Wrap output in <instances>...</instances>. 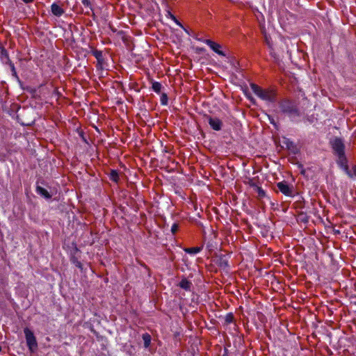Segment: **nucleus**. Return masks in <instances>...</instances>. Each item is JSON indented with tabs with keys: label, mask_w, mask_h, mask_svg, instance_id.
<instances>
[{
	"label": "nucleus",
	"mask_w": 356,
	"mask_h": 356,
	"mask_svg": "<svg viewBox=\"0 0 356 356\" xmlns=\"http://www.w3.org/2000/svg\"><path fill=\"white\" fill-rule=\"evenodd\" d=\"M81 2L85 8H88L90 10H92L91 3L89 0H81Z\"/></svg>",
	"instance_id": "obj_20"
},
{
	"label": "nucleus",
	"mask_w": 356,
	"mask_h": 356,
	"mask_svg": "<svg viewBox=\"0 0 356 356\" xmlns=\"http://www.w3.org/2000/svg\"><path fill=\"white\" fill-rule=\"evenodd\" d=\"M332 148L339 154V156H343L344 145L342 140L339 138H335L332 143Z\"/></svg>",
	"instance_id": "obj_5"
},
{
	"label": "nucleus",
	"mask_w": 356,
	"mask_h": 356,
	"mask_svg": "<svg viewBox=\"0 0 356 356\" xmlns=\"http://www.w3.org/2000/svg\"><path fill=\"white\" fill-rule=\"evenodd\" d=\"M51 10L54 15L60 17L64 13V9L57 3H54L51 6Z\"/></svg>",
	"instance_id": "obj_10"
},
{
	"label": "nucleus",
	"mask_w": 356,
	"mask_h": 356,
	"mask_svg": "<svg viewBox=\"0 0 356 356\" xmlns=\"http://www.w3.org/2000/svg\"><path fill=\"white\" fill-rule=\"evenodd\" d=\"M203 42L218 55L225 56V54L220 50V45L219 44L216 43L215 42H213L211 40H204Z\"/></svg>",
	"instance_id": "obj_8"
},
{
	"label": "nucleus",
	"mask_w": 356,
	"mask_h": 356,
	"mask_svg": "<svg viewBox=\"0 0 356 356\" xmlns=\"http://www.w3.org/2000/svg\"><path fill=\"white\" fill-rule=\"evenodd\" d=\"M167 17H170L171 19L172 20H175V16L173 15L172 13H170V12H168V15H167Z\"/></svg>",
	"instance_id": "obj_27"
},
{
	"label": "nucleus",
	"mask_w": 356,
	"mask_h": 356,
	"mask_svg": "<svg viewBox=\"0 0 356 356\" xmlns=\"http://www.w3.org/2000/svg\"><path fill=\"white\" fill-rule=\"evenodd\" d=\"M24 333L26 341V345L31 353H34L38 349V342L33 332L29 327L24 329Z\"/></svg>",
	"instance_id": "obj_2"
},
{
	"label": "nucleus",
	"mask_w": 356,
	"mask_h": 356,
	"mask_svg": "<svg viewBox=\"0 0 356 356\" xmlns=\"http://www.w3.org/2000/svg\"><path fill=\"white\" fill-rule=\"evenodd\" d=\"M152 88L155 92L159 93L161 90L162 86L159 82L154 81L152 83Z\"/></svg>",
	"instance_id": "obj_17"
},
{
	"label": "nucleus",
	"mask_w": 356,
	"mask_h": 356,
	"mask_svg": "<svg viewBox=\"0 0 356 356\" xmlns=\"http://www.w3.org/2000/svg\"><path fill=\"white\" fill-rule=\"evenodd\" d=\"M255 191L257 193L259 197L263 198L266 197V192L260 186H257Z\"/></svg>",
	"instance_id": "obj_19"
},
{
	"label": "nucleus",
	"mask_w": 356,
	"mask_h": 356,
	"mask_svg": "<svg viewBox=\"0 0 356 356\" xmlns=\"http://www.w3.org/2000/svg\"><path fill=\"white\" fill-rule=\"evenodd\" d=\"M8 63H9V65H10V67H11V70H12V72H13V74H14L15 76H16V75H17V73H16V71H15V68L14 65L11 63V61H10Z\"/></svg>",
	"instance_id": "obj_26"
},
{
	"label": "nucleus",
	"mask_w": 356,
	"mask_h": 356,
	"mask_svg": "<svg viewBox=\"0 0 356 356\" xmlns=\"http://www.w3.org/2000/svg\"><path fill=\"white\" fill-rule=\"evenodd\" d=\"M210 127L215 131H220L222 127V122L218 118L207 117Z\"/></svg>",
	"instance_id": "obj_4"
},
{
	"label": "nucleus",
	"mask_w": 356,
	"mask_h": 356,
	"mask_svg": "<svg viewBox=\"0 0 356 356\" xmlns=\"http://www.w3.org/2000/svg\"><path fill=\"white\" fill-rule=\"evenodd\" d=\"M248 184H249V185H250L251 187H252L254 190L257 188V186H258V185H257V184H255V182H254L253 180H252V179H250V180L249 181Z\"/></svg>",
	"instance_id": "obj_24"
},
{
	"label": "nucleus",
	"mask_w": 356,
	"mask_h": 356,
	"mask_svg": "<svg viewBox=\"0 0 356 356\" xmlns=\"http://www.w3.org/2000/svg\"><path fill=\"white\" fill-rule=\"evenodd\" d=\"M76 266L79 268H82V265H81V263L80 261H76Z\"/></svg>",
	"instance_id": "obj_31"
},
{
	"label": "nucleus",
	"mask_w": 356,
	"mask_h": 356,
	"mask_svg": "<svg viewBox=\"0 0 356 356\" xmlns=\"http://www.w3.org/2000/svg\"><path fill=\"white\" fill-rule=\"evenodd\" d=\"M161 104H163V105H165L167 104V102H168V97H167V95L165 94H163L161 98Z\"/></svg>",
	"instance_id": "obj_21"
},
{
	"label": "nucleus",
	"mask_w": 356,
	"mask_h": 356,
	"mask_svg": "<svg viewBox=\"0 0 356 356\" xmlns=\"http://www.w3.org/2000/svg\"><path fill=\"white\" fill-rule=\"evenodd\" d=\"M281 109L283 112L287 113L290 115H298V111L296 105L290 101H283L280 105Z\"/></svg>",
	"instance_id": "obj_3"
},
{
	"label": "nucleus",
	"mask_w": 356,
	"mask_h": 356,
	"mask_svg": "<svg viewBox=\"0 0 356 356\" xmlns=\"http://www.w3.org/2000/svg\"><path fill=\"white\" fill-rule=\"evenodd\" d=\"M25 3H31L32 2L33 0H22Z\"/></svg>",
	"instance_id": "obj_32"
},
{
	"label": "nucleus",
	"mask_w": 356,
	"mask_h": 356,
	"mask_svg": "<svg viewBox=\"0 0 356 356\" xmlns=\"http://www.w3.org/2000/svg\"><path fill=\"white\" fill-rule=\"evenodd\" d=\"M142 337H143V340L144 341V347L145 348H147L151 343V340H152L151 336L147 333H145L143 334Z\"/></svg>",
	"instance_id": "obj_14"
},
{
	"label": "nucleus",
	"mask_w": 356,
	"mask_h": 356,
	"mask_svg": "<svg viewBox=\"0 0 356 356\" xmlns=\"http://www.w3.org/2000/svg\"><path fill=\"white\" fill-rule=\"evenodd\" d=\"M177 25H179L180 27L183 28L182 24L177 20V19L175 17V20H173Z\"/></svg>",
	"instance_id": "obj_30"
},
{
	"label": "nucleus",
	"mask_w": 356,
	"mask_h": 356,
	"mask_svg": "<svg viewBox=\"0 0 356 356\" xmlns=\"http://www.w3.org/2000/svg\"><path fill=\"white\" fill-rule=\"evenodd\" d=\"M177 25H179L180 27L183 28L182 24L177 20V19L175 17V20H173Z\"/></svg>",
	"instance_id": "obj_29"
},
{
	"label": "nucleus",
	"mask_w": 356,
	"mask_h": 356,
	"mask_svg": "<svg viewBox=\"0 0 356 356\" xmlns=\"http://www.w3.org/2000/svg\"><path fill=\"white\" fill-rule=\"evenodd\" d=\"M178 229V225L177 224H173L171 227V231L173 234H175Z\"/></svg>",
	"instance_id": "obj_25"
},
{
	"label": "nucleus",
	"mask_w": 356,
	"mask_h": 356,
	"mask_svg": "<svg viewBox=\"0 0 356 356\" xmlns=\"http://www.w3.org/2000/svg\"><path fill=\"white\" fill-rule=\"evenodd\" d=\"M233 321V316L232 314H227L225 317V321L227 323H232Z\"/></svg>",
	"instance_id": "obj_22"
},
{
	"label": "nucleus",
	"mask_w": 356,
	"mask_h": 356,
	"mask_svg": "<svg viewBox=\"0 0 356 356\" xmlns=\"http://www.w3.org/2000/svg\"><path fill=\"white\" fill-rule=\"evenodd\" d=\"M265 38H266V42L268 44V47L270 48H271V44L270 42V40H269L267 36H265Z\"/></svg>",
	"instance_id": "obj_28"
},
{
	"label": "nucleus",
	"mask_w": 356,
	"mask_h": 356,
	"mask_svg": "<svg viewBox=\"0 0 356 356\" xmlns=\"http://www.w3.org/2000/svg\"><path fill=\"white\" fill-rule=\"evenodd\" d=\"M337 164L350 177H352V173L350 170L346 157H339Z\"/></svg>",
	"instance_id": "obj_6"
},
{
	"label": "nucleus",
	"mask_w": 356,
	"mask_h": 356,
	"mask_svg": "<svg viewBox=\"0 0 356 356\" xmlns=\"http://www.w3.org/2000/svg\"><path fill=\"white\" fill-rule=\"evenodd\" d=\"M281 143H282L283 146H286V148L291 151L292 153H297L296 146L292 141H290L289 139L284 137Z\"/></svg>",
	"instance_id": "obj_9"
},
{
	"label": "nucleus",
	"mask_w": 356,
	"mask_h": 356,
	"mask_svg": "<svg viewBox=\"0 0 356 356\" xmlns=\"http://www.w3.org/2000/svg\"><path fill=\"white\" fill-rule=\"evenodd\" d=\"M201 250H202V248L200 247H193V248H185L184 251L188 254H196L199 253L201 251Z\"/></svg>",
	"instance_id": "obj_16"
},
{
	"label": "nucleus",
	"mask_w": 356,
	"mask_h": 356,
	"mask_svg": "<svg viewBox=\"0 0 356 356\" xmlns=\"http://www.w3.org/2000/svg\"><path fill=\"white\" fill-rule=\"evenodd\" d=\"M0 58L4 63H8L10 61L7 50L2 46H0Z\"/></svg>",
	"instance_id": "obj_11"
},
{
	"label": "nucleus",
	"mask_w": 356,
	"mask_h": 356,
	"mask_svg": "<svg viewBox=\"0 0 356 356\" xmlns=\"http://www.w3.org/2000/svg\"><path fill=\"white\" fill-rule=\"evenodd\" d=\"M109 177L112 181H113L115 182H118L119 176H118V173L116 170H111V172H110Z\"/></svg>",
	"instance_id": "obj_18"
},
{
	"label": "nucleus",
	"mask_w": 356,
	"mask_h": 356,
	"mask_svg": "<svg viewBox=\"0 0 356 356\" xmlns=\"http://www.w3.org/2000/svg\"><path fill=\"white\" fill-rule=\"evenodd\" d=\"M92 54L97 60L98 64L102 65L104 61L102 52L101 51L95 50L92 52Z\"/></svg>",
	"instance_id": "obj_13"
},
{
	"label": "nucleus",
	"mask_w": 356,
	"mask_h": 356,
	"mask_svg": "<svg viewBox=\"0 0 356 356\" xmlns=\"http://www.w3.org/2000/svg\"><path fill=\"white\" fill-rule=\"evenodd\" d=\"M251 88L254 93L261 99L272 102L275 99V93L272 90H264L256 84H252Z\"/></svg>",
	"instance_id": "obj_1"
},
{
	"label": "nucleus",
	"mask_w": 356,
	"mask_h": 356,
	"mask_svg": "<svg viewBox=\"0 0 356 356\" xmlns=\"http://www.w3.org/2000/svg\"><path fill=\"white\" fill-rule=\"evenodd\" d=\"M36 192L38 194L46 199H50L51 197V195L49 193V192L42 186H37Z\"/></svg>",
	"instance_id": "obj_12"
},
{
	"label": "nucleus",
	"mask_w": 356,
	"mask_h": 356,
	"mask_svg": "<svg viewBox=\"0 0 356 356\" xmlns=\"http://www.w3.org/2000/svg\"><path fill=\"white\" fill-rule=\"evenodd\" d=\"M179 286L181 288L185 289V290H190L191 286V283L188 281L186 279H183L180 283Z\"/></svg>",
	"instance_id": "obj_15"
},
{
	"label": "nucleus",
	"mask_w": 356,
	"mask_h": 356,
	"mask_svg": "<svg viewBox=\"0 0 356 356\" xmlns=\"http://www.w3.org/2000/svg\"><path fill=\"white\" fill-rule=\"evenodd\" d=\"M350 170L351 171V173H352V177L353 176L356 177V165H353L351 166V168H350Z\"/></svg>",
	"instance_id": "obj_23"
},
{
	"label": "nucleus",
	"mask_w": 356,
	"mask_h": 356,
	"mask_svg": "<svg viewBox=\"0 0 356 356\" xmlns=\"http://www.w3.org/2000/svg\"><path fill=\"white\" fill-rule=\"evenodd\" d=\"M280 191L287 196L292 195V189L286 181H280L277 184Z\"/></svg>",
	"instance_id": "obj_7"
},
{
	"label": "nucleus",
	"mask_w": 356,
	"mask_h": 356,
	"mask_svg": "<svg viewBox=\"0 0 356 356\" xmlns=\"http://www.w3.org/2000/svg\"><path fill=\"white\" fill-rule=\"evenodd\" d=\"M1 349H2V348H1V346H0V352L1 351Z\"/></svg>",
	"instance_id": "obj_33"
}]
</instances>
